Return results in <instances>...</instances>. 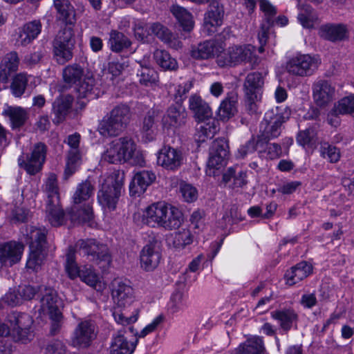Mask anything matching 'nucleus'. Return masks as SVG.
Masks as SVG:
<instances>
[{
	"instance_id": "f257e3e1",
	"label": "nucleus",
	"mask_w": 354,
	"mask_h": 354,
	"mask_svg": "<svg viewBox=\"0 0 354 354\" xmlns=\"http://www.w3.org/2000/svg\"><path fill=\"white\" fill-rule=\"evenodd\" d=\"M183 221L181 211L165 202L153 203L146 208L142 215V222L147 225L166 230L178 228Z\"/></svg>"
},
{
	"instance_id": "f03ea898",
	"label": "nucleus",
	"mask_w": 354,
	"mask_h": 354,
	"mask_svg": "<svg viewBox=\"0 0 354 354\" xmlns=\"http://www.w3.org/2000/svg\"><path fill=\"white\" fill-rule=\"evenodd\" d=\"M94 185L89 180L80 183L75 192L73 205L67 210L66 215L73 223H84L92 220L93 208L89 201L93 195Z\"/></svg>"
},
{
	"instance_id": "7ed1b4c3",
	"label": "nucleus",
	"mask_w": 354,
	"mask_h": 354,
	"mask_svg": "<svg viewBox=\"0 0 354 354\" xmlns=\"http://www.w3.org/2000/svg\"><path fill=\"white\" fill-rule=\"evenodd\" d=\"M46 196V218L53 227H59L66 222V213L60 202L59 187L57 176L53 173L48 174L42 186Z\"/></svg>"
},
{
	"instance_id": "20e7f679",
	"label": "nucleus",
	"mask_w": 354,
	"mask_h": 354,
	"mask_svg": "<svg viewBox=\"0 0 354 354\" xmlns=\"http://www.w3.org/2000/svg\"><path fill=\"white\" fill-rule=\"evenodd\" d=\"M47 231L45 228L33 226L26 230V241L29 245L30 253L26 268L37 271L44 263L47 256Z\"/></svg>"
},
{
	"instance_id": "39448f33",
	"label": "nucleus",
	"mask_w": 354,
	"mask_h": 354,
	"mask_svg": "<svg viewBox=\"0 0 354 354\" xmlns=\"http://www.w3.org/2000/svg\"><path fill=\"white\" fill-rule=\"evenodd\" d=\"M124 173L114 170L104 180L97 193V200L102 207L114 210L119 198L124 191Z\"/></svg>"
},
{
	"instance_id": "423d86ee",
	"label": "nucleus",
	"mask_w": 354,
	"mask_h": 354,
	"mask_svg": "<svg viewBox=\"0 0 354 354\" xmlns=\"http://www.w3.org/2000/svg\"><path fill=\"white\" fill-rule=\"evenodd\" d=\"M131 115V109L128 105L118 104L100 122L97 131L104 137L117 136L126 128Z\"/></svg>"
},
{
	"instance_id": "0eeeda50",
	"label": "nucleus",
	"mask_w": 354,
	"mask_h": 354,
	"mask_svg": "<svg viewBox=\"0 0 354 354\" xmlns=\"http://www.w3.org/2000/svg\"><path fill=\"white\" fill-rule=\"evenodd\" d=\"M75 35L71 27L59 30L52 41L53 58L59 64H64L72 59L75 46Z\"/></svg>"
},
{
	"instance_id": "6e6552de",
	"label": "nucleus",
	"mask_w": 354,
	"mask_h": 354,
	"mask_svg": "<svg viewBox=\"0 0 354 354\" xmlns=\"http://www.w3.org/2000/svg\"><path fill=\"white\" fill-rule=\"evenodd\" d=\"M286 120V118L278 108L266 111L260 124L257 145L263 146L270 140L278 138L281 133V126Z\"/></svg>"
},
{
	"instance_id": "1a4fd4ad",
	"label": "nucleus",
	"mask_w": 354,
	"mask_h": 354,
	"mask_svg": "<svg viewBox=\"0 0 354 354\" xmlns=\"http://www.w3.org/2000/svg\"><path fill=\"white\" fill-rule=\"evenodd\" d=\"M136 149V145L131 138H120L109 143L102 158L111 164L126 162L133 158Z\"/></svg>"
},
{
	"instance_id": "9d476101",
	"label": "nucleus",
	"mask_w": 354,
	"mask_h": 354,
	"mask_svg": "<svg viewBox=\"0 0 354 354\" xmlns=\"http://www.w3.org/2000/svg\"><path fill=\"white\" fill-rule=\"evenodd\" d=\"M11 328V336L15 342L27 344L33 338L32 317L26 313L12 312L8 317Z\"/></svg>"
},
{
	"instance_id": "9b49d317",
	"label": "nucleus",
	"mask_w": 354,
	"mask_h": 354,
	"mask_svg": "<svg viewBox=\"0 0 354 354\" xmlns=\"http://www.w3.org/2000/svg\"><path fill=\"white\" fill-rule=\"evenodd\" d=\"M320 64L319 59L309 54H299L290 58L286 62L287 72L295 76L312 75Z\"/></svg>"
},
{
	"instance_id": "f8f14e48",
	"label": "nucleus",
	"mask_w": 354,
	"mask_h": 354,
	"mask_svg": "<svg viewBox=\"0 0 354 354\" xmlns=\"http://www.w3.org/2000/svg\"><path fill=\"white\" fill-rule=\"evenodd\" d=\"M47 146L42 143L35 144L30 154L21 155L18 158V165L28 174L35 175L39 172L46 160Z\"/></svg>"
},
{
	"instance_id": "ddd939ff",
	"label": "nucleus",
	"mask_w": 354,
	"mask_h": 354,
	"mask_svg": "<svg viewBox=\"0 0 354 354\" xmlns=\"http://www.w3.org/2000/svg\"><path fill=\"white\" fill-rule=\"evenodd\" d=\"M255 53L256 48L252 45L230 47L223 56V65L235 66L245 62L254 67L260 62L259 57Z\"/></svg>"
},
{
	"instance_id": "4468645a",
	"label": "nucleus",
	"mask_w": 354,
	"mask_h": 354,
	"mask_svg": "<svg viewBox=\"0 0 354 354\" xmlns=\"http://www.w3.org/2000/svg\"><path fill=\"white\" fill-rule=\"evenodd\" d=\"M97 326L91 319L81 320L75 327L71 339L73 347L78 348H88L97 337Z\"/></svg>"
},
{
	"instance_id": "2eb2a0df",
	"label": "nucleus",
	"mask_w": 354,
	"mask_h": 354,
	"mask_svg": "<svg viewBox=\"0 0 354 354\" xmlns=\"http://www.w3.org/2000/svg\"><path fill=\"white\" fill-rule=\"evenodd\" d=\"M76 247L79 248L80 254L87 256L90 261L96 263L104 262L109 265L111 261L107 246L97 243L95 239L79 240Z\"/></svg>"
},
{
	"instance_id": "dca6fc26",
	"label": "nucleus",
	"mask_w": 354,
	"mask_h": 354,
	"mask_svg": "<svg viewBox=\"0 0 354 354\" xmlns=\"http://www.w3.org/2000/svg\"><path fill=\"white\" fill-rule=\"evenodd\" d=\"M112 297L118 308H124L133 302V290L128 282L115 279L112 282Z\"/></svg>"
},
{
	"instance_id": "f3484780",
	"label": "nucleus",
	"mask_w": 354,
	"mask_h": 354,
	"mask_svg": "<svg viewBox=\"0 0 354 354\" xmlns=\"http://www.w3.org/2000/svg\"><path fill=\"white\" fill-rule=\"evenodd\" d=\"M39 291L42 311L53 316H60L59 307L62 305V301L57 292L53 288L45 286H39Z\"/></svg>"
},
{
	"instance_id": "a211bd4d",
	"label": "nucleus",
	"mask_w": 354,
	"mask_h": 354,
	"mask_svg": "<svg viewBox=\"0 0 354 354\" xmlns=\"http://www.w3.org/2000/svg\"><path fill=\"white\" fill-rule=\"evenodd\" d=\"M24 250V245L19 242L9 241L0 245V268L10 267L18 263Z\"/></svg>"
},
{
	"instance_id": "6ab92c4d",
	"label": "nucleus",
	"mask_w": 354,
	"mask_h": 354,
	"mask_svg": "<svg viewBox=\"0 0 354 354\" xmlns=\"http://www.w3.org/2000/svg\"><path fill=\"white\" fill-rule=\"evenodd\" d=\"M42 24L39 19L25 23L17 32L16 44L26 46L30 44L41 32Z\"/></svg>"
},
{
	"instance_id": "aec40b11",
	"label": "nucleus",
	"mask_w": 354,
	"mask_h": 354,
	"mask_svg": "<svg viewBox=\"0 0 354 354\" xmlns=\"http://www.w3.org/2000/svg\"><path fill=\"white\" fill-rule=\"evenodd\" d=\"M182 152L170 146H164L159 151L157 158L158 164L163 168L174 171L183 164Z\"/></svg>"
},
{
	"instance_id": "412c9836",
	"label": "nucleus",
	"mask_w": 354,
	"mask_h": 354,
	"mask_svg": "<svg viewBox=\"0 0 354 354\" xmlns=\"http://www.w3.org/2000/svg\"><path fill=\"white\" fill-rule=\"evenodd\" d=\"M335 95V88L328 81L319 80L313 84V95L317 106H326L334 100Z\"/></svg>"
},
{
	"instance_id": "4be33fe9",
	"label": "nucleus",
	"mask_w": 354,
	"mask_h": 354,
	"mask_svg": "<svg viewBox=\"0 0 354 354\" xmlns=\"http://www.w3.org/2000/svg\"><path fill=\"white\" fill-rule=\"evenodd\" d=\"M160 119H161V111L158 109H151L145 115L140 131L146 141L150 142L156 139Z\"/></svg>"
},
{
	"instance_id": "5701e85b",
	"label": "nucleus",
	"mask_w": 354,
	"mask_h": 354,
	"mask_svg": "<svg viewBox=\"0 0 354 354\" xmlns=\"http://www.w3.org/2000/svg\"><path fill=\"white\" fill-rule=\"evenodd\" d=\"M161 259V254L156 242H151L143 247L140 252V260L141 268L145 271L155 270Z\"/></svg>"
},
{
	"instance_id": "b1692460",
	"label": "nucleus",
	"mask_w": 354,
	"mask_h": 354,
	"mask_svg": "<svg viewBox=\"0 0 354 354\" xmlns=\"http://www.w3.org/2000/svg\"><path fill=\"white\" fill-rule=\"evenodd\" d=\"M221 43L217 40L205 41L196 46H192L190 50V55L195 59H207L218 56Z\"/></svg>"
},
{
	"instance_id": "393cba45",
	"label": "nucleus",
	"mask_w": 354,
	"mask_h": 354,
	"mask_svg": "<svg viewBox=\"0 0 354 354\" xmlns=\"http://www.w3.org/2000/svg\"><path fill=\"white\" fill-rule=\"evenodd\" d=\"M221 145L220 141L216 140L210 149L209 158L205 170L207 176L213 177L220 182L221 176Z\"/></svg>"
},
{
	"instance_id": "a878e982",
	"label": "nucleus",
	"mask_w": 354,
	"mask_h": 354,
	"mask_svg": "<svg viewBox=\"0 0 354 354\" xmlns=\"http://www.w3.org/2000/svg\"><path fill=\"white\" fill-rule=\"evenodd\" d=\"M73 100V97L68 94L60 95L55 98L52 105L54 124H59L66 119L72 108Z\"/></svg>"
},
{
	"instance_id": "bb28decb",
	"label": "nucleus",
	"mask_w": 354,
	"mask_h": 354,
	"mask_svg": "<svg viewBox=\"0 0 354 354\" xmlns=\"http://www.w3.org/2000/svg\"><path fill=\"white\" fill-rule=\"evenodd\" d=\"M155 179L156 175L150 171L136 172L129 185L130 195L135 196L142 194Z\"/></svg>"
},
{
	"instance_id": "cd10ccee",
	"label": "nucleus",
	"mask_w": 354,
	"mask_h": 354,
	"mask_svg": "<svg viewBox=\"0 0 354 354\" xmlns=\"http://www.w3.org/2000/svg\"><path fill=\"white\" fill-rule=\"evenodd\" d=\"M247 171L239 169L238 165L227 168L223 173V183L230 189L240 188L248 184Z\"/></svg>"
},
{
	"instance_id": "c85d7f7f",
	"label": "nucleus",
	"mask_w": 354,
	"mask_h": 354,
	"mask_svg": "<svg viewBox=\"0 0 354 354\" xmlns=\"http://www.w3.org/2000/svg\"><path fill=\"white\" fill-rule=\"evenodd\" d=\"M186 113L180 105L170 106L166 113L161 114V122L164 129L179 127L185 123Z\"/></svg>"
},
{
	"instance_id": "c756f323",
	"label": "nucleus",
	"mask_w": 354,
	"mask_h": 354,
	"mask_svg": "<svg viewBox=\"0 0 354 354\" xmlns=\"http://www.w3.org/2000/svg\"><path fill=\"white\" fill-rule=\"evenodd\" d=\"M20 59L16 51L7 53L0 62V82L6 84L8 82L11 73L18 70Z\"/></svg>"
},
{
	"instance_id": "7c9ffc66",
	"label": "nucleus",
	"mask_w": 354,
	"mask_h": 354,
	"mask_svg": "<svg viewBox=\"0 0 354 354\" xmlns=\"http://www.w3.org/2000/svg\"><path fill=\"white\" fill-rule=\"evenodd\" d=\"M189 108L193 113L194 118L198 122H204L212 115V111L209 104L200 96L193 95L189 99Z\"/></svg>"
},
{
	"instance_id": "2f4dec72",
	"label": "nucleus",
	"mask_w": 354,
	"mask_h": 354,
	"mask_svg": "<svg viewBox=\"0 0 354 354\" xmlns=\"http://www.w3.org/2000/svg\"><path fill=\"white\" fill-rule=\"evenodd\" d=\"M319 36L326 40L335 42L348 39V30L344 24H326L319 29Z\"/></svg>"
},
{
	"instance_id": "473e14b6",
	"label": "nucleus",
	"mask_w": 354,
	"mask_h": 354,
	"mask_svg": "<svg viewBox=\"0 0 354 354\" xmlns=\"http://www.w3.org/2000/svg\"><path fill=\"white\" fill-rule=\"evenodd\" d=\"M313 266L306 261H301L293 266L285 274L286 283L293 286L300 282L312 273Z\"/></svg>"
},
{
	"instance_id": "72a5a7b5",
	"label": "nucleus",
	"mask_w": 354,
	"mask_h": 354,
	"mask_svg": "<svg viewBox=\"0 0 354 354\" xmlns=\"http://www.w3.org/2000/svg\"><path fill=\"white\" fill-rule=\"evenodd\" d=\"M53 7L56 10V17L66 24L75 21V11L69 0H53Z\"/></svg>"
},
{
	"instance_id": "f704fd0d",
	"label": "nucleus",
	"mask_w": 354,
	"mask_h": 354,
	"mask_svg": "<svg viewBox=\"0 0 354 354\" xmlns=\"http://www.w3.org/2000/svg\"><path fill=\"white\" fill-rule=\"evenodd\" d=\"M272 317L278 321L281 329L287 333L296 324L298 319V315L292 309H283L275 310L271 313Z\"/></svg>"
},
{
	"instance_id": "c9c22d12",
	"label": "nucleus",
	"mask_w": 354,
	"mask_h": 354,
	"mask_svg": "<svg viewBox=\"0 0 354 354\" xmlns=\"http://www.w3.org/2000/svg\"><path fill=\"white\" fill-rule=\"evenodd\" d=\"M2 114L9 119L12 129L22 127L28 118L26 110L20 106H8L3 109Z\"/></svg>"
},
{
	"instance_id": "e433bc0d",
	"label": "nucleus",
	"mask_w": 354,
	"mask_h": 354,
	"mask_svg": "<svg viewBox=\"0 0 354 354\" xmlns=\"http://www.w3.org/2000/svg\"><path fill=\"white\" fill-rule=\"evenodd\" d=\"M138 339L129 342L123 335L118 334L113 337L110 346L111 354H132L134 351Z\"/></svg>"
},
{
	"instance_id": "4c0bfd02",
	"label": "nucleus",
	"mask_w": 354,
	"mask_h": 354,
	"mask_svg": "<svg viewBox=\"0 0 354 354\" xmlns=\"http://www.w3.org/2000/svg\"><path fill=\"white\" fill-rule=\"evenodd\" d=\"M108 45L111 51L121 53L131 46V41L124 33L112 30L109 32Z\"/></svg>"
},
{
	"instance_id": "58836bf2",
	"label": "nucleus",
	"mask_w": 354,
	"mask_h": 354,
	"mask_svg": "<svg viewBox=\"0 0 354 354\" xmlns=\"http://www.w3.org/2000/svg\"><path fill=\"white\" fill-rule=\"evenodd\" d=\"M265 347L262 337L254 336L241 344L236 354H264Z\"/></svg>"
},
{
	"instance_id": "ea45409f",
	"label": "nucleus",
	"mask_w": 354,
	"mask_h": 354,
	"mask_svg": "<svg viewBox=\"0 0 354 354\" xmlns=\"http://www.w3.org/2000/svg\"><path fill=\"white\" fill-rule=\"evenodd\" d=\"M219 130V121L214 119L211 123L201 124L196 127L194 140L198 144L203 142L207 138H212Z\"/></svg>"
},
{
	"instance_id": "a19ab883",
	"label": "nucleus",
	"mask_w": 354,
	"mask_h": 354,
	"mask_svg": "<svg viewBox=\"0 0 354 354\" xmlns=\"http://www.w3.org/2000/svg\"><path fill=\"white\" fill-rule=\"evenodd\" d=\"M264 84L261 73L253 72L249 73L244 82V94L260 95L259 91Z\"/></svg>"
},
{
	"instance_id": "79ce46f5",
	"label": "nucleus",
	"mask_w": 354,
	"mask_h": 354,
	"mask_svg": "<svg viewBox=\"0 0 354 354\" xmlns=\"http://www.w3.org/2000/svg\"><path fill=\"white\" fill-rule=\"evenodd\" d=\"M238 113V95L232 91L223 100V122L228 121Z\"/></svg>"
},
{
	"instance_id": "37998d69",
	"label": "nucleus",
	"mask_w": 354,
	"mask_h": 354,
	"mask_svg": "<svg viewBox=\"0 0 354 354\" xmlns=\"http://www.w3.org/2000/svg\"><path fill=\"white\" fill-rule=\"evenodd\" d=\"M62 75L65 83L68 85H77L84 77V71L79 64H72L64 68Z\"/></svg>"
},
{
	"instance_id": "c03bdc74",
	"label": "nucleus",
	"mask_w": 354,
	"mask_h": 354,
	"mask_svg": "<svg viewBox=\"0 0 354 354\" xmlns=\"http://www.w3.org/2000/svg\"><path fill=\"white\" fill-rule=\"evenodd\" d=\"M170 11L185 31H190L192 29L194 26L192 16L185 8L173 5L170 8Z\"/></svg>"
},
{
	"instance_id": "a18cd8bd",
	"label": "nucleus",
	"mask_w": 354,
	"mask_h": 354,
	"mask_svg": "<svg viewBox=\"0 0 354 354\" xmlns=\"http://www.w3.org/2000/svg\"><path fill=\"white\" fill-rule=\"evenodd\" d=\"M153 59L164 71H176L178 68L176 60L165 50L156 49L153 52Z\"/></svg>"
},
{
	"instance_id": "49530a36",
	"label": "nucleus",
	"mask_w": 354,
	"mask_h": 354,
	"mask_svg": "<svg viewBox=\"0 0 354 354\" xmlns=\"http://www.w3.org/2000/svg\"><path fill=\"white\" fill-rule=\"evenodd\" d=\"M350 114L354 117V95L340 100L330 111L331 115Z\"/></svg>"
},
{
	"instance_id": "de8ad7c7",
	"label": "nucleus",
	"mask_w": 354,
	"mask_h": 354,
	"mask_svg": "<svg viewBox=\"0 0 354 354\" xmlns=\"http://www.w3.org/2000/svg\"><path fill=\"white\" fill-rule=\"evenodd\" d=\"M28 82L26 73H20L15 75L10 86L11 93L16 97H20L25 93Z\"/></svg>"
},
{
	"instance_id": "09e8293b",
	"label": "nucleus",
	"mask_w": 354,
	"mask_h": 354,
	"mask_svg": "<svg viewBox=\"0 0 354 354\" xmlns=\"http://www.w3.org/2000/svg\"><path fill=\"white\" fill-rule=\"evenodd\" d=\"M65 270L70 279H74L80 275V269L75 261V250L70 247L66 254Z\"/></svg>"
},
{
	"instance_id": "8fccbe9b",
	"label": "nucleus",
	"mask_w": 354,
	"mask_h": 354,
	"mask_svg": "<svg viewBox=\"0 0 354 354\" xmlns=\"http://www.w3.org/2000/svg\"><path fill=\"white\" fill-rule=\"evenodd\" d=\"M79 277L87 285L94 288L96 290L100 289L101 285L99 276L94 272L91 266L83 267Z\"/></svg>"
},
{
	"instance_id": "3c124183",
	"label": "nucleus",
	"mask_w": 354,
	"mask_h": 354,
	"mask_svg": "<svg viewBox=\"0 0 354 354\" xmlns=\"http://www.w3.org/2000/svg\"><path fill=\"white\" fill-rule=\"evenodd\" d=\"M138 76L139 77V82L146 86H151L158 81V73L153 68L149 67L141 66V69L138 71Z\"/></svg>"
},
{
	"instance_id": "603ef678",
	"label": "nucleus",
	"mask_w": 354,
	"mask_h": 354,
	"mask_svg": "<svg viewBox=\"0 0 354 354\" xmlns=\"http://www.w3.org/2000/svg\"><path fill=\"white\" fill-rule=\"evenodd\" d=\"M95 80L93 77H84L83 80L77 84V92L79 97L82 98H93Z\"/></svg>"
},
{
	"instance_id": "864d4df0",
	"label": "nucleus",
	"mask_w": 354,
	"mask_h": 354,
	"mask_svg": "<svg viewBox=\"0 0 354 354\" xmlns=\"http://www.w3.org/2000/svg\"><path fill=\"white\" fill-rule=\"evenodd\" d=\"M321 156L331 163H336L339 160L340 151L338 148L327 142L320 147Z\"/></svg>"
},
{
	"instance_id": "5fc2aeb1",
	"label": "nucleus",
	"mask_w": 354,
	"mask_h": 354,
	"mask_svg": "<svg viewBox=\"0 0 354 354\" xmlns=\"http://www.w3.org/2000/svg\"><path fill=\"white\" fill-rule=\"evenodd\" d=\"M193 241V236L187 229H182L176 232L174 236L173 245L176 248H184Z\"/></svg>"
},
{
	"instance_id": "6e6d98bb",
	"label": "nucleus",
	"mask_w": 354,
	"mask_h": 354,
	"mask_svg": "<svg viewBox=\"0 0 354 354\" xmlns=\"http://www.w3.org/2000/svg\"><path fill=\"white\" fill-rule=\"evenodd\" d=\"M81 153L80 150H69L67 155L65 169L66 175L71 176L75 173L77 166L80 164Z\"/></svg>"
},
{
	"instance_id": "4d7b16f0",
	"label": "nucleus",
	"mask_w": 354,
	"mask_h": 354,
	"mask_svg": "<svg viewBox=\"0 0 354 354\" xmlns=\"http://www.w3.org/2000/svg\"><path fill=\"white\" fill-rule=\"evenodd\" d=\"M260 101V95H245V111L251 116L257 118L261 114L259 110V102Z\"/></svg>"
},
{
	"instance_id": "13d9d810",
	"label": "nucleus",
	"mask_w": 354,
	"mask_h": 354,
	"mask_svg": "<svg viewBox=\"0 0 354 354\" xmlns=\"http://www.w3.org/2000/svg\"><path fill=\"white\" fill-rule=\"evenodd\" d=\"M150 30L153 35L163 42L169 44L171 41L172 33L167 27L161 24H153L150 27Z\"/></svg>"
},
{
	"instance_id": "bf43d9fd",
	"label": "nucleus",
	"mask_w": 354,
	"mask_h": 354,
	"mask_svg": "<svg viewBox=\"0 0 354 354\" xmlns=\"http://www.w3.org/2000/svg\"><path fill=\"white\" fill-rule=\"evenodd\" d=\"M186 306L183 295L180 292H176L172 294L170 301L168 304V310L171 313H176L183 310Z\"/></svg>"
},
{
	"instance_id": "052dcab7",
	"label": "nucleus",
	"mask_w": 354,
	"mask_h": 354,
	"mask_svg": "<svg viewBox=\"0 0 354 354\" xmlns=\"http://www.w3.org/2000/svg\"><path fill=\"white\" fill-rule=\"evenodd\" d=\"M261 10L265 15V22L268 25L274 24V17L277 14V10L268 0H259Z\"/></svg>"
},
{
	"instance_id": "680f3d73",
	"label": "nucleus",
	"mask_w": 354,
	"mask_h": 354,
	"mask_svg": "<svg viewBox=\"0 0 354 354\" xmlns=\"http://www.w3.org/2000/svg\"><path fill=\"white\" fill-rule=\"evenodd\" d=\"M122 308H118L116 307L113 312V316L115 320V322L122 325H128L132 323H134L138 319V311L136 310V314L127 316L126 313H124L121 311Z\"/></svg>"
},
{
	"instance_id": "e2e57ef3",
	"label": "nucleus",
	"mask_w": 354,
	"mask_h": 354,
	"mask_svg": "<svg viewBox=\"0 0 354 354\" xmlns=\"http://www.w3.org/2000/svg\"><path fill=\"white\" fill-rule=\"evenodd\" d=\"M180 192L185 201L192 203L198 197L197 189L190 184L182 183L180 187Z\"/></svg>"
},
{
	"instance_id": "0e129e2a",
	"label": "nucleus",
	"mask_w": 354,
	"mask_h": 354,
	"mask_svg": "<svg viewBox=\"0 0 354 354\" xmlns=\"http://www.w3.org/2000/svg\"><path fill=\"white\" fill-rule=\"evenodd\" d=\"M30 216V210L23 207H16L12 212V221L15 223L28 222Z\"/></svg>"
},
{
	"instance_id": "69168bd1",
	"label": "nucleus",
	"mask_w": 354,
	"mask_h": 354,
	"mask_svg": "<svg viewBox=\"0 0 354 354\" xmlns=\"http://www.w3.org/2000/svg\"><path fill=\"white\" fill-rule=\"evenodd\" d=\"M66 351V345L59 339L50 342L45 348V354H65Z\"/></svg>"
},
{
	"instance_id": "338daca9",
	"label": "nucleus",
	"mask_w": 354,
	"mask_h": 354,
	"mask_svg": "<svg viewBox=\"0 0 354 354\" xmlns=\"http://www.w3.org/2000/svg\"><path fill=\"white\" fill-rule=\"evenodd\" d=\"M128 66V62L125 61L123 58H120V60L117 59L110 62L108 65V71L113 76L117 77Z\"/></svg>"
},
{
	"instance_id": "774afa93",
	"label": "nucleus",
	"mask_w": 354,
	"mask_h": 354,
	"mask_svg": "<svg viewBox=\"0 0 354 354\" xmlns=\"http://www.w3.org/2000/svg\"><path fill=\"white\" fill-rule=\"evenodd\" d=\"M315 136V133L313 129H307L299 132L297 136V142L303 147L308 146L311 144Z\"/></svg>"
}]
</instances>
